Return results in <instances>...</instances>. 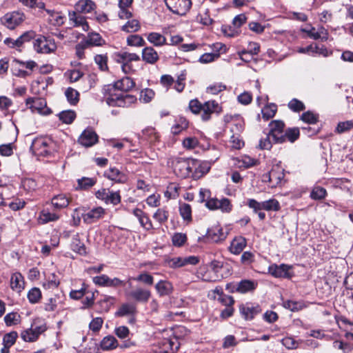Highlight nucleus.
I'll use <instances>...</instances> for the list:
<instances>
[{
  "label": "nucleus",
  "mask_w": 353,
  "mask_h": 353,
  "mask_svg": "<svg viewBox=\"0 0 353 353\" xmlns=\"http://www.w3.org/2000/svg\"><path fill=\"white\" fill-rule=\"evenodd\" d=\"M174 172L179 177H192L196 180L206 174L210 167L201 164L198 160L192 158L176 157L172 161Z\"/></svg>",
  "instance_id": "f257e3e1"
},
{
  "label": "nucleus",
  "mask_w": 353,
  "mask_h": 353,
  "mask_svg": "<svg viewBox=\"0 0 353 353\" xmlns=\"http://www.w3.org/2000/svg\"><path fill=\"white\" fill-rule=\"evenodd\" d=\"M188 108L192 113L196 114L202 112L201 119L204 121H208L212 113H219L221 110L219 104L214 101H209L202 104L196 99L190 101Z\"/></svg>",
  "instance_id": "f03ea898"
},
{
  "label": "nucleus",
  "mask_w": 353,
  "mask_h": 353,
  "mask_svg": "<svg viewBox=\"0 0 353 353\" xmlns=\"http://www.w3.org/2000/svg\"><path fill=\"white\" fill-rule=\"evenodd\" d=\"M34 50L38 53L49 54L57 50L55 41L51 37L39 35L33 41Z\"/></svg>",
  "instance_id": "7ed1b4c3"
},
{
  "label": "nucleus",
  "mask_w": 353,
  "mask_h": 353,
  "mask_svg": "<svg viewBox=\"0 0 353 353\" xmlns=\"http://www.w3.org/2000/svg\"><path fill=\"white\" fill-rule=\"evenodd\" d=\"M137 101V97L132 94H111L106 99V103L113 107H128Z\"/></svg>",
  "instance_id": "20e7f679"
},
{
  "label": "nucleus",
  "mask_w": 353,
  "mask_h": 353,
  "mask_svg": "<svg viewBox=\"0 0 353 353\" xmlns=\"http://www.w3.org/2000/svg\"><path fill=\"white\" fill-rule=\"evenodd\" d=\"M167 8L174 14L184 15L190 8L191 0H164Z\"/></svg>",
  "instance_id": "39448f33"
},
{
  "label": "nucleus",
  "mask_w": 353,
  "mask_h": 353,
  "mask_svg": "<svg viewBox=\"0 0 353 353\" xmlns=\"http://www.w3.org/2000/svg\"><path fill=\"white\" fill-rule=\"evenodd\" d=\"M24 20L23 14L19 12L6 13L1 18V23L10 30L14 29Z\"/></svg>",
  "instance_id": "423d86ee"
},
{
  "label": "nucleus",
  "mask_w": 353,
  "mask_h": 353,
  "mask_svg": "<svg viewBox=\"0 0 353 353\" xmlns=\"http://www.w3.org/2000/svg\"><path fill=\"white\" fill-rule=\"evenodd\" d=\"M26 103L27 105H29L28 108L33 112H37L41 114H47L50 112L44 99L28 97L26 100Z\"/></svg>",
  "instance_id": "0eeeda50"
},
{
  "label": "nucleus",
  "mask_w": 353,
  "mask_h": 353,
  "mask_svg": "<svg viewBox=\"0 0 353 353\" xmlns=\"http://www.w3.org/2000/svg\"><path fill=\"white\" fill-rule=\"evenodd\" d=\"M93 283L99 286L102 287H119L124 285V282L119 278L110 279L106 274L94 276L92 278Z\"/></svg>",
  "instance_id": "6e6552de"
},
{
  "label": "nucleus",
  "mask_w": 353,
  "mask_h": 353,
  "mask_svg": "<svg viewBox=\"0 0 353 353\" xmlns=\"http://www.w3.org/2000/svg\"><path fill=\"white\" fill-rule=\"evenodd\" d=\"M105 214V210L102 207H97L83 213L82 219L85 223L92 224L103 218Z\"/></svg>",
  "instance_id": "1a4fd4ad"
},
{
  "label": "nucleus",
  "mask_w": 353,
  "mask_h": 353,
  "mask_svg": "<svg viewBox=\"0 0 353 353\" xmlns=\"http://www.w3.org/2000/svg\"><path fill=\"white\" fill-rule=\"evenodd\" d=\"M292 266L286 264L272 265L270 266L269 272L274 277L290 279L292 276V274L290 272Z\"/></svg>",
  "instance_id": "9d476101"
},
{
  "label": "nucleus",
  "mask_w": 353,
  "mask_h": 353,
  "mask_svg": "<svg viewBox=\"0 0 353 353\" xmlns=\"http://www.w3.org/2000/svg\"><path fill=\"white\" fill-rule=\"evenodd\" d=\"M105 177L118 183H125L128 181V176L119 169L113 167L110 168L104 173Z\"/></svg>",
  "instance_id": "9b49d317"
},
{
  "label": "nucleus",
  "mask_w": 353,
  "mask_h": 353,
  "mask_svg": "<svg viewBox=\"0 0 353 353\" xmlns=\"http://www.w3.org/2000/svg\"><path fill=\"white\" fill-rule=\"evenodd\" d=\"M98 141V136L92 129L85 130L79 138V143L85 146L90 147Z\"/></svg>",
  "instance_id": "f8f14e48"
},
{
  "label": "nucleus",
  "mask_w": 353,
  "mask_h": 353,
  "mask_svg": "<svg viewBox=\"0 0 353 353\" xmlns=\"http://www.w3.org/2000/svg\"><path fill=\"white\" fill-rule=\"evenodd\" d=\"M48 142L43 138H36L32 141L30 150L35 154L43 155L49 153L47 148Z\"/></svg>",
  "instance_id": "ddd939ff"
},
{
  "label": "nucleus",
  "mask_w": 353,
  "mask_h": 353,
  "mask_svg": "<svg viewBox=\"0 0 353 353\" xmlns=\"http://www.w3.org/2000/svg\"><path fill=\"white\" fill-rule=\"evenodd\" d=\"M226 236V234L223 232V229L219 225L212 226L206 233L207 239L214 243L224 241Z\"/></svg>",
  "instance_id": "4468645a"
},
{
  "label": "nucleus",
  "mask_w": 353,
  "mask_h": 353,
  "mask_svg": "<svg viewBox=\"0 0 353 353\" xmlns=\"http://www.w3.org/2000/svg\"><path fill=\"white\" fill-rule=\"evenodd\" d=\"M130 296L134 301L145 303L149 301L151 292L148 289L138 287L130 292Z\"/></svg>",
  "instance_id": "2eb2a0df"
},
{
  "label": "nucleus",
  "mask_w": 353,
  "mask_h": 353,
  "mask_svg": "<svg viewBox=\"0 0 353 353\" xmlns=\"http://www.w3.org/2000/svg\"><path fill=\"white\" fill-rule=\"evenodd\" d=\"M257 286V283L251 280H242L236 286H233L232 290H230V292H239L241 294H245L249 292L254 291Z\"/></svg>",
  "instance_id": "dca6fc26"
},
{
  "label": "nucleus",
  "mask_w": 353,
  "mask_h": 353,
  "mask_svg": "<svg viewBox=\"0 0 353 353\" xmlns=\"http://www.w3.org/2000/svg\"><path fill=\"white\" fill-rule=\"evenodd\" d=\"M70 21L75 27H81L83 30L88 31L89 30V25L86 21V18L83 17L81 13L77 11L69 12Z\"/></svg>",
  "instance_id": "f3484780"
},
{
  "label": "nucleus",
  "mask_w": 353,
  "mask_h": 353,
  "mask_svg": "<svg viewBox=\"0 0 353 353\" xmlns=\"http://www.w3.org/2000/svg\"><path fill=\"white\" fill-rule=\"evenodd\" d=\"M160 353H176L179 348L177 339H163L160 343Z\"/></svg>",
  "instance_id": "a211bd4d"
},
{
  "label": "nucleus",
  "mask_w": 353,
  "mask_h": 353,
  "mask_svg": "<svg viewBox=\"0 0 353 353\" xmlns=\"http://www.w3.org/2000/svg\"><path fill=\"white\" fill-rule=\"evenodd\" d=\"M97 6L92 0H79L74 5V10L81 13L87 14L94 10Z\"/></svg>",
  "instance_id": "6ab92c4d"
},
{
  "label": "nucleus",
  "mask_w": 353,
  "mask_h": 353,
  "mask_svg": "<svg viewBox=\"0 0 353 353\" xmlns=\"http://www.w3.org/2000/svg\"><path fill=\"white\" fill-rule=\"evenodd\" d=\"M241 315L245 320H252L261 310L259 305H241L239 307Z\"/></svg>",
  "instance_id": "aec40b11"
},
{
  "label": "nucleus",
  "mask_w": 353,
  "mask_h": 353,
  "mask_svg": "<svg viewBox=\"0 0 353 353\" xmlns=\"http://www.w3.org/2000/svg\"><path fill=\"white\" fill-rule=\"evenodd\" d=\"M142 59L147 63L154 64L159 61V56L152 47H145L142 50Z\"/></svg>",
  "instance_id": "412c9836"
},
{
  "label": "nucleus",
  "mask_w": 353,
  "mask_h": 353,
  "mask_svg": "<svg viewBox=\"0 0 353 353\" xmlns=\"http://www.w3.org/2000/svg\"><path fill=\"white\" fill-rule=\"evenodd\" d=\"M113 86L116 90L128 92L135 86V83L131 78L125 77L114 82Z\"/></svg>",
  "instance_id": "4be33fe9"
},
{
  "label": "nucleus",
  "mask_w": 353,
  "mask_h": 353,
  "mask_svg": "<svg viewBox=\"0 0 353 353\" xmlns=\"http://www.w3.org/2000/svg\"><path fill=\"white\" fill-rule=\"evenodd\" d=\"M246 244L247 241L245 238L243 236H237L235 237L231 242L229 250L231 252V253L234 254H239L245 248Z\"/></svg>",
  "instance_id": "5701e85b"
},
{
  "label": "nucleus",
  "mask_w": 353,
  "mask_h": 353,
  "mask_svg": "<svg viewBox=\"0 0 353 353\" xmlns=\"http://www.w3.org/2000/svg\"><path fill=\"white\" fill-rule=\"evenodd\" d=\"M155 289L160 296H167L172 293V283L166 280H160L156 285Z\"/></svg>",
  "instance_id": "b1692460"
},
{
  "label": "nucleus",
  "mask_w": 353,
  "mask_h": 353,
  "mask_svg": "<svg viewBox=\"0 0 353 353\" xmlns=\"http://www.w3.org/2000/svg\"><path fill=\"white\" fill-rule=\"evenodd\" d=\"M133 214L139 219V221L143 228L148 230L152 229V222L143 210L139 208H135L133 210Z\"/></svg>",
  "instance_id": "393cba45"
},
{
  "label": "nucleus",
  "mask_w": 353,
  "mask_h": 353,
  "mask_svg": "<svg viewBox=\"0 0 353 353\" xmlns=\"http://www.w3.org/2000/svg\"><path fill=\"white\" fill-rule=\"evenodd\" d=\"M265 179H268L270 182V186L272 188L276 187L281 184L284 174L280 171L272 169L266 176H264Z\"/></svg>",
  "instance_id": "a878e982"
},
{
  "label": "nucleus",
  "mask_w": 353,
  "mask_h": 353,
  "mask_svg": "<svg viewBox=\"0 0 353 353\" xmlns=\"http://www.w3.org/2000/svg\"><path fill=\"white\" fill-rule=\"evenodd\" d=\"M137 307L132 303L122 304L118 310L115 312L116 316H128L130 315H136Z\"/></svg>",
  "instance_id": "bb28decb"
},
{
  "label": "nucleus",
  "mask_w": 353,
  "mask_h": 353,
  "mask_svg": "<svg viewBox=\"0 0 353 353\" xmlns=\"http://www.w3.org/2000/svg\"><path fill=\"white\" fill-rule=\"evenodd\" d=\"M24 279L21 274L16 272L12 275L10 286L13 290L21 292L24 288Z\"/></svg>",
  "instance_id": "cd10ccee"
},
{
  "label": "nucleus",
  "mask_w": 353,
  "mask_h": 353,
  "mask_svg": "<svg viewBox=\"0 0 353 353\" xmlns=\"http://www.w3.org/2000/svg\"><path fill=\"white\" fill-rule=\"evenodd\" d=\"M71 249L81 255H85L87 254L86 247L84 243L80 241L79 234H76L73 236L71 243Z\"/></svg>",
  "instance_id": "c85d7f7f"
},
{
  "label": "nucleus",
  "mask_w": 353,
  "mask_h": 353,
  "mask_svg": "<svg viewBox=\"0 0 353 353\" xmlns=\"http://www.w3.org/2000/svg\"><path fill=\"white\" fill-rule=\"evenodd\" d=\"M54 208L62 209L66 208L70 203V199L65 194H60L54 196L51 201Z\"/></svg>",
  "instance_id": "c756f323"
},
{
  "label": "nucleus",
  "mask_w": 353,
  "mask_h": 353,
  "mask_svg": "<svg viewBox=\"0 0 353 353\" xmlns=\"http://www.w3.org/2000/svg\"><path fill=\"white\" fill-rule=\"evenodd\" d=\"M148 41L154 46L161 47L166 44V38L159 32H150L148 34Z\"/></svg>",
  "instance_id": "7c9ffc66"
},
{
  "label": "nucleus",
  "mask_w": 353,
  "mask_h": 353,
  "mask_svg": "<svg viewBox=\"0 0 353 353\" xmlns=\"http://www.w3.org/2000/svg\"><path fill=\"white\" fill-rule=\"evenodd\" d=\"M88 46H100L104 43V40L101 35L97 32H90L88 34L87 38L83 41Z\"/></svg>",
  "instance_id": "2f4dec72"
},
{
  "label": "nucleus",
  "mask_w": 353,
  "mask_h": 353,
  "mask_svg": "<svg viewBox=\"0 0 353 353\" xmlns=\"http://www.w3.org/2000/svg\"><path fill=\"white\" fill-rule=\"evenodd\" d=\"M188 124L189 123L185 117H180L176 119V123L172 125L171 132L174 134H179L180 132L188 128Z\"/></svg>",
  "instance_id": "473e14b6"
},
{
  "label": "nucleus",
  "mask_w": 353,
  "mask_h": 353,
  "mask_svg": "<svg viewBox=\"0 0 353 353\" xmlns=\"http://www.w3.org/2000/svg\"><path fill=\"white\" fill-rule=\"evenodd\" d=\"M97 183L96 178L81 177L77 179V190H87L94 186Z\"/></svg>",
  "instance_id": "72a5a7b5"
},
{
  "label": "nucleus",
  "mask_w": 353,
  "mask_h": 353,
  "mask_svg": "<svg viewBox=\"0 0 353 353\" xmlns=\"http://www.w3.org/2000/svg\"><path fill=\"white\" fill-rule=\"evenodd\" d=\"M117 60L119 63H129L132 61H138L140 57L135 53H129L127 52H121L117 54Z\"/></svg>",
  "instance_id": "f704fd0d"
},
{
  "label": "nucleus",
  "mask_w": 353,
  "mask_h": 353,
  "mask_svg": "<svg viewBox=\"0 0 353 353\" xmlns=\"http://www.w3.org/2000/svg\"><path fill=\"white\" fill-rule=\"evenodd\" d=\"M101 347L103 350H110L118 346L117 340L112 336H107L101 342Z\"/></svg>",
  "instance_id": "c9c22d12"
},
{
  "label": "nucleus",
  "mask_w": 353,
  "mask_h": 353,
  "mask_svg": "<svg viewBox=\"0 0 353 353\" xmlns=\"http://www.w3.org/2000/svg\"><path fill=\"white\" fill-rule=\"evenodd\" d=\"M277 111V105L275 103L267 104L262 110L261 113L265 120H269L274 117Z\"/></svg>",
  "instance_id": "e433bc0d"
},
{
  "label": "nucleus",
  "mask_w": 353,
  "mask_h": 353,
  "mask_svg": "<svg viewBox=\"0 0 353 353\" xmlns=\"http://www.w3.org/2000/svg\"><path fill=\"white\" fill-rule=\"evenodd\" d=\"M283 305L285 308L288 309L292 312H298L305 307V305L303 301H296L292 300L283 301Z\"/></svg>",
  "instance_id": "4c0bfd02"
},
{
  "label": "nucleus",
  "mask_w": 353,
  "mask_h": 353,
  "mask_svg": "<svg viewBox=\"0 0 353 353\" xmlns=\"http://www.w3.org/2000/svg\"><path fill=\"white\" fill-rule=\"evenodd\" d=\"M300 132L299 128H288L284 133L285 142L288 140L291 143H294L299 139Z\"/></svg>",
  "instance_id": "58836bf2"
},
{
  "label": "nucleus",
  "mask_w": 353,
  "mask_h": 353,
  "mask_svg": "<svg viewBox=\"0 0 353 353\" xmlns=\"http://www.w3.org/2000/svg\"><path fill=\"white\" fill-rule=\"evenodd\" d=\"M65 95L71 105H76L79 101V93L72 88H67Z\"/></svg>",
  "instance_id": "ea45409f"
},
{
  "label": "nucleus",
  "mask_w": 353,
  "mask_h": 353,
  "mask_svg": "<svg viewBox=\"0 0 353 353\" xmlns=\"http://www.w3.org/2000/svg\"><path fill=\"white\" fill-rule=\"evenodd\" d=\"M127 44L130 46L141 47L145 44L143 39L138 34H131L127 37Z\"/></svg>",
  "instance_id": "a19ab883"
},
{
  "label": "nucleus",
  "mask_w": 353,
  "mask_h": 353,
  "mask_svg": "<svg viewBox=\"0 0 353 353\" xmlns=\"http://www.w3.org/2000/svg\"><path fill=\"white\" fill-rule=\"evenodd\" d=\"M75 117L76 113L72 110H64L61 112L59 114V119L66 124L72 123Z\"/></svg>",
  "instance_id": "79ce46f5"
},
{
  "label": "nucleus",
  "mask_w": 353,
  "mask_h": 353,
  "mask_svg": "<svg viewBox=\"0 0 353 353\" xmlns=\"http://www.w3.org/2000/svg\"><path fill=\"white\" fill-rule=\"evenodd\" d=\"M263 202V210L266 211H278L280 209L279 202L274 199H271Z\"/></svg>",
  "instance_id": "37998d69"
},
{
  "label": "nucleus",
  "mask_w": 353,
  "mask_h": 353,
  "mask_svg": "<svg viewBox=\"0 0 353 353\" xmlns=\"http://www.w3.org/2000/svg\"><path fill=\"white\" fill-rule=\"evenodd\" d=\"M21 337L26 342H34L36 341L39 338L38 335L35 333L31 327L23 331L21 333Z\"/></svg>",
  "instance_id": "c03bdc74"
},
{
  "label": "nucleus",
  "mask_w": 353,
  "mask_h": 353,
  "mask_svg": "<svg viewBox=\"0 0 353 353\" xmlns=\"http://www.w3.org/2000/svg\"><path fill=\"white\" fill-rule=\"evenodd\" d=\"M28 299L30 303H37L41 299V292L38 288H33L28 293Z\"/></svg>",
  "instance_id": "a18cd8bd"
},
{
  "label": "nucleus",
  "mask_w": 353,
  "mask_h": 353,
  "mask_svg": "<svg viewBox=\"0 0 353 353\" xmlns=\"http://www.w3.org/2000/svg\"><path fill=\"white\" fill-rule=\"evenodd\" d=\"M94 61L101 71L108 70V57L105 54H97Z\"/></svg>",
  "instance_id": "49530a36"
},
{
  "label": "nucleus",
  "mask_w": 353,
  "mask_h": 353,
  "mask_svg": "<svg viewBox=\"0 0 353 353\" xmlns=\"http://www.w3.org/2000/svg\"><path fill=\"white\" fill-rule=\"evenodd\" d=\"M179 212L184 220H192V210L189 204L185 203L181 204L179 206Z\"/></svg>",
  "instance_id": "de8ad7c7"
},
{
  "label": "nucleus",
  "mask_w": 353,
  "mask_h": 353,
  "mask_svg": "<svg viewBox=\"0 0 353 353\" xmlns=\"http://www.w3.org/2000/svg\"><path fill=\"white\" fill-rule=\"evenodd\" d=\"M134 281L141 282L147 285H152L154 283L153 276L148 272H143L139 274L137 277L133 278Z\"/></svg>",
  "instance_id": "09e8293b"
},
{
  "label": "nucleus",
  "mask_w": 353,
  "mask_h": 353,
  "mask_svg": "<svg viewBox=\"0 0 353 353\" xmlns=\"http://www.w3.org/2000/svg\"><path fill=\"white\" fill-rule=\"evenodd\" d=\"M303 31L306 32L307 33V35L309 37L313 39H321L322 41H326L327 39V34L325 32V34L323 36H321V33L325 31V29L323 28H321V31L316 32L314 28H312L310 30L306 31L305 30H303Z\"/></svg>",
  "instance_id": "8fccbe9b"
},
{
  "label": "nucleus",
  "mask_w": 353,
  "mask_h": 353,
  "mask_svg": "<svg viewBox=\"0 0 353 353\" xmlns=\"http://www.w3.org/2000/svg\"><path fill=\"white\" fill-rule=\"evenodd\" d=\"M122 30L127 32H137L140 29V24L137 20L133 19L128 21L122 26Z\"/></svg>",
  "instance_id": "3c124183"
},
{
  "label": "nucleus",
  "mask_w": 353,
  "mask_h": 353,
  "mask_svg": "<svg viewBox=\"0 0 353 353\" xmlns=\"http://www.w3.org/2000/svg\"><path fill=\"white\" fill-rule=\"evenodd\" d=\"M18 337L17 332H11L4 335L3 338V344L4 346L10 347L12 346Z\"/></svg>",
  "instance_id": "603ef678"
},
{
  "label": "nucleus",
  "mask_w": 353,
  "mask_h": 353,
  "mask_svg": "<svg viewBox=\"0 0 353 353\" xmlns=\"http://www.w3.org/2000/svg\"><path fill=\"white\" fill-rule=\"evenodd\" d=\"M35 37V32L32 30L27 31L21 34L17 39H16L15 42L19 44V46L21 47L24 43L30 41L31 39H34Z\"/></svg>",
  "instance_id": "864d4df0"
},
{
  "label": "nucleus",
  "mask_w": 353,
  "mask_h": 353,
  "mask_svg": "<svg viewBox=\"0 0 353 353\" xmlns=\"http://www.w3.org/2000/svg\"><path fill=\"white\" fill-rule=\"evenodd\" d=\"M121 202V195L119 192H112L109 191L108 194V197L105 201L106 204H112L113 205H116Z\"/></svg>",
  "instance_id": "5fc2aeb1"
},
{
  "label": "nucleus",
  "mask_w": 353,
  "mask_h": 353,
  "mask_svg": "<svg viewBox=\"0 0 353 353\" xmlns=\"http://www.w3.org/2000/svg\"><path fill=\"white\" fill-rule=\"evenodd\" d=\"M327 194L326 190L321 187H316L314 188L311 193L310 197L314 200H321L325 197Z\"/></svg>",
  "instance_id": "6e6d98bb"
},
{
  "label": "nucleus",
  "mask_w": 353,
  "mask_h": 353,
  "mask_svg": "<svg viewBox=\"0 0 353 353\" xmlns=\"http://www.w3.org/2000/svg\"><path fill=\"white\" fill-rule=\"evenodd\" d=\"M260 46L255 42H250L247 50H242V53L245 55L253 56L259 54Z\"/></svg>",
  "instance_id": "4d7b16f0"
},
{
  "label": "nucleus",
  "mask_w": 353,
  "mask_h": 353,
  "mask_svg": "<svg viewBox=\"0 0 353 353\" xmlns=\"http://www.w3.org/2000/svg\"><path fill=\"white\" fill-rule=\"evenodd\" d=\"M59 216L54 213H51L46 210H43L40 214V220L43 223H46L50 221H57Z\"/></svg>",
  "instance_id": "13d9d810"
},
{
  "label": "nucleus",
  "mask_w": 353,
  "mask_h": 353,
  "mask_svg": "<svg viewBox=\"0 0 353 353\" xmlns=\"http://www.w3.org/2000/svg\"><path fill=\"white\" fill-rule=\"evenodd\" d=\"M143 134L150 143H154L158 141L159 135L153 128H148L143 130Z\"/></svg>",
  "instance_id": "bf43d9fd"
},
{
  "label": "nucleus",
  "mask_w": 353,
  "mask_h": 353,
  "mask_svg": "<svg viewBox=\"0 0 353 353\" xmlns=\"http://www.w3.org/2000/svg\"><path fill=\"white\" fill-rule=\"evenodd\" d=\"M168 212L163 208H159L154 214L153 218L157 220L159 223H163L168 219Z\"/></svg>",
  "instance_id": "052dcab7"
},
{
  "label": "nucleus",
  "mask_w": 353,
  "mask_h": 353,
  "mask_svg": "<svg viewBox=\"0 0 353 353\" xmlns=\"http://www.w3.org/2000/svg\"><path fill=\"white\" fill-rule=\"evenodd\" d=\"M57 307V296L49 298L43 304V309L46 312H53Z\"/></svg>",
  "instance_id": "680f3d73"
},
{
  "label": "nucleus",
  "mask_w": 353,
  "mask_h": 353,
  "mask_svg": "<svg viewBox=\"0 0 353 353\" xmlns=\"http://www.w3.org/2000/svg\"><path fill=\"white\" fill-rule=\"evenodd\" d=\"M20 315L17 312H10L4 317L5 323L7 325L17 324L19 322Z\"/></svg>",
  "instance_id": "e2e57ef3"
},
{
  "label": "nucleus",
  "mask_w": 353,
  "mask_h": 353,
  "mask_svg": "<svg viewBox=\"0 0 353 353\" xmlns=\"http://www.w3.org/2000/svg\"><path fill=\"white\" fill-rule=\"evenodd\" d=\"M87 293V285L83 283L80 290H71L70 297L74 300L81 299Z\"/></svg>",
  "instance_id": "0e129e2a"
},
{
  "label": "nucleus",
  "mask_w": 353,
  "mask_h": 353,
  "mask_svg": "<svg viewBox=\"0 0 353 353\" xmlns=\"http://www.w3.org/2000/svg\"><path fill=\"white\" fill-rule=\"evenodd\" d=\"M288 108L294 112H300L304 110L305 106L302 101L296 99H293L289 102Z\"/></svg>",
  "instance_id": "69168bd1"
},
{
  "label": "nucleus",
  "mask_w": 353,
  "mask_h": 353,
  "mask_svg": "<svg viewBox=\"0 0 353 353\" xmlns=\"http://www.w3.org/2000/svg\"><path fill=\"white\" fill-rule=\"evenodd\" d=\"M232 205L230 201L227 198H223L219 201L218 210H221L223 212L228 213L232 211Z\"/></svg>",
  "instance_id": "338daca9"
},
{
  "label": "nucleus",
  "mask_w": 353,
  "mask_h": 353,
  "mask_svg": "<svg viewBox=\"0 0 353 353\" xmlns=\"http://www.w3.org/2000/svg\"><path fill=\"white\" fill-rule=\"evenodd\" d=\"M301 119L309 124H314L318 121V116L310 111L302 114Z\"/></svg>",
  "instance_id": "774afa93"
}]
</instances>
